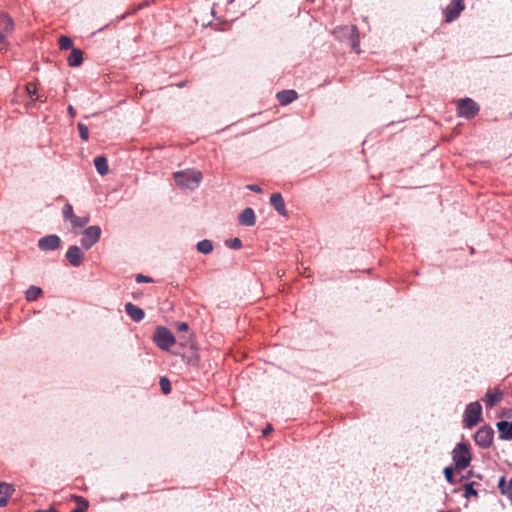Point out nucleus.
Returning <instances> with one entry per match:
<instances>
[{"instance_id":"13","label":"nucleus","mask_w":512,"mask_h":512,"mask_svg":"<svg viewBox=\"0 0 512 512\" xmlns=\"http://www.w3.org/2000/svg\"><path fill=\"white\" fill-rule=\"evenodd\" d=\"M270 204L274 207V209L282 216L287 215V211L285 208V202L280 193H273L270 197Z\"/></svg>"},{"instance_id":"32","label":"nucleus","mask_w":512,"mask_h":512,"mask_svg":"<svg viewBox=\"0 0 512 512\" xmlns=\"http://www.w3.org/2000/svg\"><path fill=\"white\" fill-rule=\"evenodd\" d=\"M454 470L455 468L454 467H446L444 469V475H445V478L446 480L450 483V484H454L455 483V480H454Z\"/></svg>"},{"instance_id":"19","label":"nucleus","mask_w":512,"mask_h":512,"mask_svg":"<svg viewBox=\"0 0 512 512\" xmlns=\"http://www.w3.org/2000/svg\"><path fill=\"white\" fill-rule=\"evenodd\" d=\"M67 61L71 67L80 66L83 62V52L78 48H72Z\"/></svg>"},{"instance_id":"21","label":"nucleus","mask_w":512,"mask_h":512,"mask_svg":"<svg viewBox=\"0 0 512 512\" xmlns=\"http://www.w3.org/2000/svg\"><path fill=\"white\" fill-rule=\"evenodd\" d=\"M94 165L100 175H106L109 171L107 159L103 156L94 158Z\"/></svg>"},{"instance_id":"6","label":"nucleus","mask_w":512,"mask_h":512,"mask_svg":"<svg viewBox=\"0 0 512 512\" xmlns=\"http://www.w3.org/2000/svg\"><path fill=\"white\" fill-rule=\"evenodd\" d=\"M479 112V105L471 98H463L457 102V114L460 117L471 119Z\"/></svg>"},{"instance_id":"22","label":"nucleus","mask_w":512,"mask_h":512,"mask_svg":"<svg viewBox=\"0 0 512 512\" xmlns=\"http://www.w3.org/2000/svg\"><path fill=\"white\" fill-rule=\"evenodd\" d=\"M498 487H499L501 493L503 495H506L512 504V477H511V480L509 481L508 485H506V483H505V478L501 477L499 480V483H498Z\"/></svg>"},{"instance_id":"40","label":"nucleus","mask_w":512,"mask_h":512,"mask_svg":"<svg viewBox=\"0 0 512 512\" xmlns=\"http://www.w3.org/2000/svg\"><path fill=\"white\" fill-rule=\"evenodd\" d=\"M35 512H49V510H36Z\"/></svg>"},{"instance_id":"27","label":"nucleus","mask_w":512,"mask_h":512,"mask_svg":"<svg viewBox=\"0 0 512 512\" xmlns=\"http://www.w3.org/2000/svg\"><path fill=\"white\" fill-rule=\"evenodd\" d=\"M58 44H59V48L61 50H67V49L73 48L72 47L73 42H72L71 38H69L68 36H61L59 38Z\"/></svg>"},{"instance_id":"31","label":"nucleus","mask_w":512,"mask_h":512,"mask_svg":"<svg viewBox=\"0 0 512 512\" xmlns=\"http://www.w3.org/2000/svg\"><path fill=\"white\" fill-rule=\"evenodd\" d=\"M77 127L79 130V135H80L81 139L87 141L89 138L88 127L86 125H84L83 123H78Z\"/></svg>"},{"instance_id":"2","label":"nucleus","mask_w":512,"mask_h":512,"mask_svg":"<svg viewBox=\"0 0 512 512\" xmlns=\"http://www.w3.org/2000/svg\"><path fill=\"white\" fill-rule=\"evenodd\" d=\"M14 30L13 19L6 13H0V50L6 52L8 49V36Z\"/></svg>"},{"instance_id":"34","label":"nucleus","mask_w":512,"mask_h":512,"mask_svg":"<svg viewBox=\"0 0 512 512\" xmlns=\"http://www.w3.org/2000/svg\"><path fill=\"white\" fill-rule=\"evenodd\" d=\"M136 281L138 283H150V282H153V280L150 277L142 275V274H138L136 276Z\"/></svg>"},{"instance_id":"37","label":"nucleus","mask_w":512,"mask_h":512,"mask_svg":"<svg viewBox=\"0 0 512 512\" xmlns=\"http://www.w3.org/2000/svg\"><path fill=\"white\" fill-rule=\"evenodd\" d=\"M273 430L271 425H267V427L263 430V435H267Z\"/></svg>"},{"instance_id":"38","label":"nucleus","mask_w":512,"mask_h":512,"mask_svg":"<svg viewBox=\"0 0 512 512\" xmlns=\"http://www.w3.org/2000/svg\"><path fill=\"white\" fill-rule=\"evenodd\" d=\"M455 448H459V449H462V448H468V445L466 443H463V442H460L456 445Z\"/></svg>"},{"instance_id":"1","label":"nucleus","mask_w":512,"mask_h":512,"mask_svg":"<svg viewBox=\"0 0 512 512\" xmlns=\"http://www.w3.org/2000/svg\"><path fill=\"white\" fill-rule=\"evenodd\" d=\"M176 185L180 189L195 190L202 181V173L196 169H186L173 173Z\"/></svg>"},{"instance_id":"3","label":"nucleus","mask_w":512,"mask_h":512,"mask_svg":"<svg viewBox=\"0 0 512 512\" xmlns=\"http://www.w3.org/2000/svg\"><path fill=\"white\" fill-rule=\"evenodd\" d=\"M153 340L162 350H169L175 344V337L169 329L163 326L156 328Z\"/></svg>"},{"instance_id":"4","label":"nucleus","mask_w":512,"mask_h":512,"mask_svg":"<svg viewBox=\"0 0 512 512\" xmlns=\"http://www.w3.org/2000/svg\"><path fill=\"white\" fill-rule=\"evenodd\" d=\"M482 415V407L479 402H472L467 405L464 416L463 423L467 428H472L478 424Z\"/></svg>"},{"instance_id":"11","label":"nucleus","mask_w":512,"mask_h":512,"mask_svg":"<svg viewBox=\"0 0 512 512\" xmlns=\"http://www.w3.org/2000/svg\"><path fill=\"white\" fill-rule=\"evenodd\" d=\"M61 239L57 235H48L38 241V247L43 251L56 250L60 247Z\"/></svg>"},{"instance_id":"14","label":"nucleus","mask_w":512,"mask_h":512,"mask_svg":"<svg viewBox=\"0 0 512 512\" xmlns=\"http://www.w3.org/2000/svg\"><path fill=\"white\" fill-rule=\"evenodd\" d=\"M256 217L252 208H245L239 215V223L251 227L255 225Z\"/></svg>"},{"instance_id":"33","label":"nucleus","mask_w":512,"mask_h":512,"mask_svg":"<svg viewBox=\"0 0 512 512\" xmlns=\"http://www.w3.org/2000/svg\"><path fill=\"white\" fill-rule=\"evenodd\" d=\"M226 245L232 249H240L242 247V241L239 238H233L226 241Z\"/></svg>"},{"instance_id":"16","label":"nucleus","mask_w":512,"mask_h":512,"mask_svg":"<svg viewBox=\"0 0 512 512\" xmlns=\"http://www.w3.org/2000/svg\"><path fill=\"white\" fill-rule=\"evenodd\" d=\"M503 393L499 389L489 390L485 395V405L492 408L502 400Z\"/></svg>"},{"instance_id":"29","label":"nucleus","mask_w":512,"mask_h":512,"mask_svg":"<svg viewBox=\"0 0 512 512\" xmlns=\"http://www.w3.org/2000/svg\"><path fill=\"white\" fill-rule=\"evenodd\" d=\"M159 384L164 394H168L171 392V383L166 377H161Z\"/></svg>"},{"instance_id":"18","label":"nucleus","mask_w":512,"mask_h":512,"mask_svg":"<svg viewBox=\"0 0 512 512\" xmlns=\"http://www.w3.org/2000/svg\"><path fill=\"white\" fill-rule=\"evenodd\" d=\"M497 429L500 438L505 440H512V422L500 421L497 423Z\"/></svg>"},{"instance_id":"20","label":"nucleus","mask_w":512,"mask_h":512,"mask_svg":"<svg viewBox=\"0 0 512 512\" xmlns=\"http://www.w3.org/2000/svg\"><path fill=\"white\" fill-rule=\"evenodd\" d=\"M13 491L14 489L11 485L0 482V506H4L7 503V500Z\"/></svg>"},{"instance_id":"28","label":"nucleus","mask_w":512,"mask_h":512,"mask_svg":"<svg viewBox=\"0 0 512 512\" xmlns=\"http://www.w3.org/2000/svg\"><path fill=\"white\" fill-rule=\"evenodd\" d=\"M478 495V492L474 489V483H467L464 485V497L470 498V497H476Z\"/></svg>"},{"instance_id":"30","label":"nucleus","mask_w":512,"mask_h":512,"mask_svg":"<svg viewBox=\"0 0 512 512\" xmlns=\"http://www.w3.org/2000/svg\"><path fill=\"white\" fill-rule=\"evenodd\" d=\"M26 92H27V94L29 95V97L31 98L32 101L40 99V97H36L35 99L33 98V96L36 95V93H37V87H36L35 84L28 83L26 85Z\"/></svg>"},{"instance_id":"10","label":"nucleus","mask_w":512,"mask_h":512,"mask_svg":"<svg viewBox=\"0 0 512 512\" xmlns=\"http://www.w3.org/2000/svg\"><path fill=\"white\" fill-rule=\"evenodd\" d=\"M465 5L462 0H453L445 9V21L452 22L459 17Z\"/></svg>"},{"instance_id":"5","label":"nucleus","mask_w":512,"mask_h":512,"mask_svg":"<svg viewBox=\"0 0 512 512\" xmlns=\"http://www.w3.org/2000/svg\"><path fill=\"white\" fill-rule=\"evenodd\" d=\"M62 215L65 221L70 222L73 230L85 227L90 221L89 216H77L73 211L72 205L69 203L64 205Z\"/></svg>"},{"instance_id":"41","label":"nucleus","mask_w":512,"mask_h":512,"mask_svg":"<svg viewBox=\"0 0 512 512\" xmlns=\"http://www.w3.org/2000/svg\"><path fill=\"white\" fill-rule=\"evenodd\" d=\"M71 512H80V511H75V510L73 509Z\"/></svg>"},{"instance_id":"36","label":"nucleus","mask_w":512,"mask_h":512,"mask_svg":"<svg viewBox=\"0 0 512 512\" xmlns=\"http://www.w3.org/2000/svg\"><path fill=\"white\" fill-rule=\"evenodd\" d=\"M188 324L186 322H180L177 324L178 331L184 332L188 330Z\"/></svg>"},{"instance_id":"8","label":"nucleus","mask_w":512,"mask_h":512,"mask_svg":"<svg viewBox=\"0 0 512 512\" xmlns=\"http://www.w3.org/2000/svg\"><path fill=\"white\" fill-rule=\"evenodd\" d=\"M494 431L491 427L485 426L480 428L474 438L477 445L487 448L492 444Z\"/></svg>"},{"instance_id":"17","label":"nucleus","mask_w":512,"mask_h":512,"mask_svg":"<svg viewBox=\"0 0 512 512\" xmlns=\"http://www.w3.org/2000/svg\"><path fill=\"white\" fill-rule=\"evenodd\" d=\"M125 311L136 322L141 321L145 316L144 311L140 307L130 302L125 305Z\"/></svg>"},{"instance_id":"25","label":"nucleus","mask_w":512,"mask_h":512,"mask_svg":"<svg viewBox=\"0 0 512 512\" xmlns=\"http://www.w3.org/2000/svg\"><path fill=\"white\" fill-rule=\"evenodd\" d=\"M213 250V244L210 240L204 239L198 242L197 251L202 254H209Z\"/></svg>"},{"instance_id":"9","label":"nucleus","mask_w":512,"mask_h":512,"mask_svg":"<svg viewBox=\"0 0 512 512\" xmlns=\"http://www.w3.org/2000/svg\"><path fill=\"white\" fill-rule=\"evenodd\" d=\"M453 461L455 470L467 468L471 462L470 450H453Z\"/></svg>"},{"instance_id":"12","label":"nucleus","mask_w":512,"mask_h":512,"mask_svg":"<svg viewBox=\"0 0 512 512\" xmlns=\"http://www.w3.org/2000/svg\"><path fill=\"white\" fill-rule=\"evenodd\" d=\"M66 259L74 266L78 267L82 264L84 255L78 246H71L66 252Z\"/></svg>"},{"instance_id":"7","label":"nucleus","mask_w":512,"mask_h":512,"mask_svg":"<svg viewBox=\"0 0 512 512\" xmlns=\"http://www.w3.org/2000/svg\"><path fill=\"white\" fill-rule=\"evenodd\" d=\"M101 235V229L99 226H90L83 231L81 244L82 247L86 250L90 249L94 244H96Z\"/></svg>"},{"instance_id":"26","label":"nucleus","mask_w":512,"mask_h":512,"mask_svg":"<svg viewBox=\"0 0 512 512\" xmlns=\"http://www.w3.org/2000/svg\"><path fill=\"white\" fill-rule=\"evenodd\" d=\"M43 293L42 289L37 286H30L26 291L27 301H35Z\"/></svg>"},{"instance_id":"15","label":"nucleus","mask_w":512,"mask_h":512,"mask_svg":"<svg viewBox=\"0 0 512 512\" xmlns=\"http://www.w3.org/2000/svg\"><path fill=\"white\" fill-rule=\"evenodd\" d=\"M298 94L295 90H282L276 94V98L281 105H288L296 100Z\"/></svg>"},{"instance_id":"24","label":"nucleus","mask_w":512,"mask_h":512,"mask_svg":"<svg viewBox=\"0 0 512 512\" xmlns=\"http://www.w3.org/2000/svg\"><path fill=\"white\" fill-rule=\"evenodd\" d=\"M350 46L356 53H359V34L355 26L350 28Z\"/></svg>"},{"instance_id":"39","label":"nucleus","mask_w":512,"mask_h":512,"mask_svg":"<svg viewBox=\"0 0 512 512\" xmlns=\"http://www.w3.org/2000/svg\"><path fill=\"white\" fill-rule=\"evenodd\" d=\"M68 112L70 114V116L74 117L75 116V110L72 106H69L68 107Z\"/></svg>"},{"instance_id":"35","label":"nucleus","mask_w":512,"mask_h":512,"mask_svg":"<svg viewBox=\"0 0 512 512\" xmlns=\"http://www.w3.org/2000/svg\"><path fill=\"white\" fill-rule=\"evenodd\" d=\"M247 189L253 191V192H256V193H261L262 192V189L260 188V186L256 185V184H249L247 185Z\"/></svg>"},{"instance_id":"23","label":"nucleus","mask_w":512,"mask_h":512,"mask_svg":"<svg viewBox=\"0 0 512 512\" xmlns=\"http://www.w3.org/2000/svg\"><path fill=\"white\" fill-rule=\"evenodd\" d=\"M72 500L76 503L75 511L86 512L89 507V502L82 496L73 495Z\"/></svg>"}]
</instances>
